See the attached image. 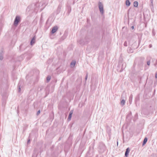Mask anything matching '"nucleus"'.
Segmentation results:
<instances>
[{"instance_id":"f257e3e1","label":"nucleus","mask_w":157,"mask_h":157,"mask_svg":"<svg viewBox=\"0 0 157 157\" xmlns=\"http://www.w3.org/2000/svg\"><path fill=\"white\" fill-rule=\"evenodd\" d=\"M21 18L19 16H16L15 18L14 22L13 25L15 26H17L19 23L20 21Z\"/></svg>"},{"instance_id":"f03ea898","label":"nucleus","mask_w":157,"mask_h":157,"mask_svg":"<svg viewBox=\"0 0 157 157\" xmlns=\"http://www.w3.org/2000/svg\"><path fill=\"white\" fill-rule=\"evenodd\" d=\"M98 8L101 13L103 14L104 13L103 5L101 2H99L98 3Z\"/></svg>"},{"instance_id":"7ed1b4c3","label":"nucleus","mask_w":157,"mask_h":157,"mask_svg":"<svg viewBox=\"0 0 157 157\" xmlns=\"http://www.w3.org/2000/svg\"><path fill=\"white\" fill-rule=\"evenodd\" d=\"M58 30V28L57 26H55L53 27L51 31V33H55Z\"/></svg>"},{"instance_id":"20e7f679","label":"nucleus","mask_w":157,"mask_h":157,"mask_svg":"<svg viewBox=\"0 0 157 157\" xmlns=\"http://www.w3.org/2000/svg\"><path fill=\"white\" fill-rule=\"evenodd\" d=\"M3 55H4V52H3V51H2V50H1V52L0 53V60H2L3 59Z\"/></svg>"},{"instance_id":"39448f33","label":"nucleus","mask_w":157,"mask_h":157,"mask_svg":"<svg viewBox=\"0 0 157 157\" xmlns=\"http://www.w3.org/2000/svg\"><path fill=\"white\" fill-rule=\"evenodd\" d=\"M40 3L39 2H37L35 4V9L36 10V9L37 10V8H39L40 7Z\"/></svg>"},{"instance_id":"423d86ee","label":"nucleus","mask_w":157,"mask_h":157,"mask_svg":"<svg viewBox=\"0 0 157 157\" xmlns=\"http://www.w3.org/2000/svg\"><path fill=\"white\" fill-rule=\"evenodd\" d=\"M130 151V149H129V148L128 147L126 149V151L125 152V156L126 157H127L128 155V154L129 153V151Z\"/></svg>"},{"instance_id":"0eeeda50","label":"nucleus","mask_w":157,"mask_h":157,"mask_svg":"<svg viewBox=\"0 0 157 157\" xmlns=\"http://www.w3.org/2000/svg\"><path fill=\"white\" fill-rule=\"evenodd\" d=\"M76 64V62L75 61H72L70 64V66L71 68H73L75 66Z\"/></svg>"},{"instance_id":"6e6552de","label":"nucleus","mask_w":157,"mask_h":157,"mask_svg":"<svg viewBox=\"0 0 157 157\" xmlns=\"http://www.w3.org/2000/svg\"><path fill=\"white\" fill-rule=\"evenodd\" d=\"M35 37H34L32 38V39L31 41L30 44L31 45H33L35 43Z\"/></svg>"},{"instance_id":"1a4fd4ad","label":"nucleus","mask_w":157,"mask_h":157,"mask_svg":"<svg viewBox=\"0 0 157 157\" xmlns=\"http://www.w3.org/2000/svg\"><path fill=\"white\" fill-rule=\"evenodd\" d=\"M126 5L127 6H130L131 3L128 0H126L125 2Z\"/></svg>"},{"instance_id":"9d476101","label":"nucleus","mask_w":157,"mask_h":157,"mask_svg":"<svg viewBox=\"0 0 157 157\" xmlns=\"http://www.w3.org/2000/svg\"><path fill=\"white\" fill-rule=\"evenodd\" d=\"M133 96L132 94H131L129 97V101L130 104L131 103V102Z\"/></svg>"},{"instance_id":"9b49d317","label":"nucleus","mask_w":157,"mask_h":157,"mask_svg":"<svg viewBox=\"0 0 157 157\" xmlns=\"http://www.w3.org/2000/svg\"><path fill=\"white\" fill-rule=\"evenodd\" d=\"M147 137L145 138L144 139V140L143 141V145H144L145 144H146V142H147Z\"/></svg>"},{"instance_id":"f8f14e48","label":"nucleus","mask_w":157,"mask_h":157,"mask_svg":"<svg viewBox=\"0 0 157 157\" xmlns=\"http://www.w3.org/2000/svg\"><path fill=\"white\" fill-rule=\"evenodd\" d=\"M138 5V3L137 1H135L134 2V6L135 7H137Z\"/></svg>"},{"instance_id":"ddd939ff","label":"nucleus","mask_w":157,"mask_h":157,"mask_svg":"<svg viewBox=\"0 0 157 157\" xmlns=\"http://www.w3.org/2000/svg\"><path fill=\"white\" fill-rule=\"evenodd\" d=\"M31 6H29L26 9V12H29L30 10L31 9Z\"/></svg>"},{"instance_id":"4468645a","label":"nucleus","mask_w":157,"mask_h":157,"mask_svg":"<svg viewBox=\"0 0 157 157\" xmlns=\"http://www.w3.org/2000/svg\"><path fill=\"white\" fill-rule=\"evenodd\" d=\"M125 102V101L124 100L122 99L121 102V105H124Z\"/></svg>"},{"instance_id":"2eb2a0df","label":"nucleus","mask_w":157,"mask_h":157,"mask_svg":"<svg viewBox=\"0 0 157 157\" xmlns=\"http://www.w3.org/2000/svg\"><path fill=\"white\" fill-rule=\"evenodd\" d=\"M71 117L72 115L71 114H69V116L67 119V120L68 121H69L71 120Z\"/></svg>"},{"instance_id":"dca6fc26","label":"nucleus","mask_w":157,"mask_h":157,"mask_svg":"<svg viewBox=\"0 0 157 157\" xmlns=\"http://www.w3.org/2000/svg\"><path fill=\"white\" fill-rule=\"evenodd\" d=\"M51 79V77L50 76H48L47 77V82H48Z\"/></svg>"},{"instance_id":"f3484780","label":"nucleus","mask_w":157,"mask_h":157,"mask_svg":"<svg viewBox=\"0 0 157 157\" xmlns=\"http://www.w3.org/2000/svg\"><path fill=\"white\" fill-rule=\"evenodd\" d=\"M20 82L18 84V86L19 87V89H18V92H20L21 91V88H20Z\"/></svg>"},{"instance_id":"a211bd4d","label":"nucleus","mask_w":157,"mask_h":157,"mask_svg":"<svg viewBox=\"0 0 157 157\" xmlns=\"http://www.w3.org/2000/svg\"><path fill=\"white\" fill-rule=\"evenodd\" d=\"M150 60H148L147 62V64L148 66H149L150 65Z\"/></svg>"},{"instance_id":"6ab92c4d","label":"nucleus","mask_w":157,"mask_h":157,"mask_svg":"<svg viewBox=\"0 0 157 157\" xmlns=\"http://www.w3.org/2000/svg\"><path fill=\"white\" fill-rule=\"evenodd\" d=\"M124 45L125 46H127V42L126 41H125L124 43Z\"/></svg>"},{"instance_id":"aec40b11","label":"nucleus","mask_w":157,"mask_h":157,"mask_svg":"<svg viewBox=\"0 0 157 157\" xmlns=\"http://www.w3.org/2000/svg\"><path fill=\"white\" fill-rule=\"evenodd\" d=\"M40 110H38L37 113V114H36L37 115H38L40 114Z\"/></svg>"},{"instance_id":"412c9836","label":"nucleus","mask_w":157,"mask_h":157,"mask_svg":"<svg viewBox=\"0 0 157 157\" xmlns=\"http://www.w3.org/2000/svg\"><path fill=\"white\" fill-rule=\"evenodd\" d=\"M87 77H88V74L87 73L86 75V76L85 77V80H86V81L87 80Z\"/></svg>"},{"instance_id":"4be33fe9","label":"nucleus","mask_w":157,"mask_h":157,"mask_svg":"<svg viewBox=\"0 0 157 157\" xmlns=\"http://www.w3.org/2000/svg\"><path fill=\"white\" fill-rule=\"evenodd\" d=\"M73 113V111H72V110H71V111L70 112V113H69V114H71L72 115V113Z\"/></svg>"},{"instance_id":"5701e85b","label":"nucleus","mask_w":157,"mask_h":157,"mask_svg":"<svg viewBox=\"0 0 157 157\" xmlns=\"http://www.w3.org/2000/svg\"><path fill=\"white\" fill-rule=\"evenodd\" d=\"M155 78H157V72H156L155 74Z\"/></svg>"},{"instance_id":"b1692460","label":"nucleus","mask_w":157,"mask_h":157,"mask_svg":"<svg viewBox=\"0 0 157 157\" xmlns=\"http://www.w3.org/2000/svg\"><path fill=\"white\" fill-rule=\"evenodd\" d=\"M30 142V140H29L27 141V144H29Z\"/></svg>"},{"instance_id":"393cba45","label":"nucleus","mask_w":157,"mask_h":157,"mask_svg":"<svg viewBox=\"0 0 157 157\" xmlns=\"http://www.w3.org/2000/svg\"><path fill=\"white\" fill-rule=\"evenodd\" d=\"M131 28L132 29H134V27L133 26H132L131 27Z\"/></svg>"},{"instance_id":"a878e982","label":"nucleus","mask_w":157,"mask_h":157,"mask_svg":"<svg viewBox=\"0 0 157 157\" xmlns=\"http://www.w3.org/2000/svg\"><path fill=\"white\" fill-rule=\"evenodd\" d=\"M124 94H122V95L121 97H122V98H123V95Z\"/></svg>"},{"instance_id":"bb28decb","label":"nucleus","mask_w":157,"mask_h":157,"mask_svg":"<svg viewBox=\"0 0 157 157\" xmlns=\"http://www.w3.org/2000/svg\"><path fill=\"white\" fill-rule=\"evenodd\" d=\"M123 65H124V64H122V68H123Z\"/></svg>"},{"instance_id":"cd10ccee","label":"nucleus","mask_w":157,"mask_h":157,"mask_svg":"<svg viewBox=\"0 0 157 157\" xmlns=\"http://www.w3.org/2000/svg\"><path fill=\"white\" fill-rule=\"evenodd\" d=\"M117 145H118V142H117Z\"/></svg>"},{"instance_id":"c85d7f7f","label":"nucleus","mask_w":157,"mask_h":157,"mask_svg":"<svg viewBox=\"0 0 157 157\" xmlns=\"http://www.w3.org/2000/svg\"><path fill=\"white\" fill-rule=\"evenodd\" d=\"M85 144V143H83V145H84Z\"/></svg>"}]
</instances>
